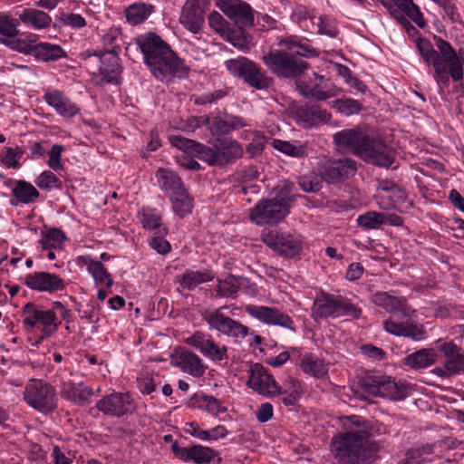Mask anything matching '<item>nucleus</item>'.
<instances>
[{
    "label": "nucleus",
    "mask_w": 464,
    "mask_h": 464,
    "mask_svg": "<svg viewBox=\"0 0 464 464\" xmlns=\"http://www.w3.org/2000/svg\"><path fill=\"white\" fill-rule=\"evenodd\" d=\"M354 429L343 432L333 439V452L339 464H370L377 451V444L372 437L382 434L384 427L362 417L349 418Z\"/></svg>",
    "instance_id": "nucleus-1"
},
{
    "label": "nucleus",
    "mask_w": 464,
    "mask_h": 464,
    "mask_svg": "<svg viewBox=\"0 0 464 464\" xmlns=\"http://www.w3.org/2000/svg\"><path fill=\"white\" fill-rule=\"evenodd\" d=\"M437 50L431 43L419 37L415 41L416 47L423 62L433 69V79L440 88L449 86L450 80L453 82L462 81L464 72V48L459 49L457 53L451 44L438 37Z\"/></svg>",
    "instance_id": "nucleus-2"
},
{
    "label": "nucleus",
    "mask_w": 464,
    "mask_h": 464,
    "mask_svg": "<svg viewBox=\"0 0 464 464\" xmlns=\"http://www.w3.org/2000/svg\"><path fill=\"white\" fill-rule=\"evenodd\" d=\"M142 53L144 64L157 80L169 82L175 77L182 78L188 70L169 44L155 33L142 34L135 38Z\"/></svg>",
    "instance_id": "nucleus-3"
},
{
    "label": "nucleus",
    "mask_w": 464,
    "mask_h": 464,
    "mask_svg": "<svg viewBox=\"0 0 464 464\" xmlns=\"http://www.w3.org/2000/svg\"><path fill=\"white\" fill-rule=\"evenodd\" d=\"M294 185L281 181L274 189V198L260 201L250 213L251 220L257 225L277 224L288 213L293 200Z\"/></svg>",
    "instance_id": "nucleus-4"
},
{
    "label": "nucleus",
    "mask_w": 464,
    "mask_h": 464,
    "mask_svg": "<svg viewBox=\"0 0 464 464\" xmlns=\"http://www.w3.org/2000/svg\"><path fill=\"white\" fill-rule=\"evenodd\" d=\"M311 313L312 317L317 322L328 317L337 318L345 315L358 319L362 314V309L341 295L322 294L314 299Z\"/></svg>",
    "instance_id": "nucleus-5"
},
{
    "label": "nucleus",
    "mask_w": 464,
    "mask_h": 464,
    "mask_svg": "<svg viewBox=\"0 0 464 464\" xmlns=\"http://www.w3.org/2000/svg\"><path fill=\"white\" fill-rule=\"evenodd\" d=\"M262 61L269 71L280 78L295 79L308 68V63L286 51L270 50L263 55Z\"/></svg>",
    "instance_id": "nucleus-6"
},
{
    "label": "nucleus",
    "mask_w": 464,
    "mask_h": 464,
    "mask_svg": "<svg viewBox=\"0 0 464 464\" xmlns=\"http://www.w3.org/2000/svg\"><path fill=\"white\" fill-rule=\"evenodd\" d=\"M24 400L29 407L43 414H48L58 407L55 388L40 379L28 381L24 391Z\"/></svg>",
    "instance_id": "nucleus-7"
},
{
    "label": "nucleus",
    "mask_w": 464,
    "mask_h": 464,
    "mask_svg": "<svg viewBox=\"0 0 464 464\" xmlns=\"http://www.w3.org/2000/svg\"><path fill=\"white\" fill-rule=\"evenodd\" d=\"M361 384L368 393L393 401H401L411 393L408 383L396 382L388 376L366 374Z\"/></svg>",
    "instance_id": "nucleus-8"
},
{
    "label": "nucleus",
    "mask_w": 464,
    "mask_h": 464,
    "mask_svg": "<svg viewBox=\"0 0 464 464\" xmlns=\"http://www.w3.org/2000/svg\"><path fill=\"white\" fill-rule=\"evenodd\" d=\"M225 65L233 76L242 79L256 90H266L272 85L273 80L267 76L266 71L246 57L227 60Z\"/></svg>",
    "instance_id": "nucleus-9"
},
{
    "label": "nucleus",
    "mask_w": 464,
    "mask_h": 464,
    "mask_svg": "<svg viewBox=\"0 0 464 464\" xmlns=\"http://www.w3.org/2000/svg\"><path fill=\"white\" fill-rule=\"evenodd\" d=\"M227 305L206 309L201 312V318L211 331L233 339H244L249 334V328L240 322L230 318L223 313Z\"/></svg>",
    "instance_id": "nucleus-10"
},
{
    "label": "nucleus",
    "mask_w": 464,
    "mask_h": 464,
    "mask_svg": "<svg viewBox=\"0 0 464 464\" xmlns=\"http://www.w3.org/2000/svg\"><path fill=\"white\" fill-rule=\"evenodd\" d=\"M22 318L25 326L39 327L44 337L53 335L60 324L54 311L41 309L34 303H27L23 306Z\"/></svg>",
    "instance_id": "nucleus-11"
},
{
    "label": "nucleus",
    "mask_w": 464,
    "mask_h": 464,
    "mask_svg": "<svg viewBox=\"0 0 464 464\" xmlns=\"http://www.w3.org/2000/svg\"><path fill=\"white\" fill-rule=\"evenodd\" d=\"M185 343L198 350L205 358L212 362H223L228 359V348L218 342L211 334L196 331L185 339Z\"/></svg>",
    "instance_id": "nucleus-12"
},
{
    "label": "nucleus",
    "mask_w": 464,
    "mask_h": 464,
    "mask_svg": "<svg viewBox=\"0 0 464 464\" xmlns=\"http://www.w3.org/2000/svg\"><path fill=\"white\" fill-rule=\"evenodd\" d=\"M321 178L329 184H336L355 175L357 163L349 158L324 159L318 165Z\"/></svg>",
    "instance_id": "nucleus-13"
},
{
    "label": "nucleus",
    "mask_w": 464,
    "mask_h": 464,
    "mask_svg": "<svg viewBox=\"0 0 464 464\" xmlns=\"http://www.w3.org/2000/svg\"><path fill=\"white\" fill-rule=\"evenodd\" d=\"M262 241L277 254L293 258L302 250V242L298 236L285 231L268 230L261 235Z\"/></svg>",
    "instance_id": "nucleus-14"
},
{
    "label": "nucleus",
    "mask_w": 464,
    "mask_h": 464,
    "mask_svg": "<svg viewBox=\"0 0 464 464\" xmlns=\"http://www.w3.org/2000/svg\"><path fill=\"white\" fill-rule=\"evenodd\" d=\"M359 157L367 163L384 168L391 167L395 160L392 149L381 140L369 135L362 143Z\"/></svg>",
    "instance_id": "nucleus-15"
},
{
    "label": "nucleus",
    "mask_w": 464,
    "mask_h": 464,
    "mask_svg": "<svg viewBox=\"0 0 464 464\" xmlns=\"http://www.w3.org/2000/svg\"><path fill=\"white\" fill-rule=\"evenodd\" d=\"M247 386L265 397L278 396L279 385L272 374L260 363L250 365L248 371Z\"/></svg>",
    "instance_id": "nucleus-16"
},
{
    "label": "nucleus",
    "mask_w": 464,
    "mask_h": 464,
    "mask_svg": "<svg viewBox=\"0 0 464 464\" xmlns=\"http://www.w3.org/2000/svg\"><path fill=\"white\" fill-rule=\"evenodd\" d=\"M443 353L442 366L434 369V372L440 377H450L464 373V353L455 343H443L439 346Z\"/></svg>",
    "instance_id": "nucleus-17"
},
{
    "label": "nucleus",
    "mask_w": 464,
    "mask_h": 464,
    "mask_svg": "<svg viewBox=\"0 0 464 464\" xmlns=\"http://www.w3.org/2000/svg\"><path fill=\"white\" fill-rule=\"evenodd\" d=\"M96 408L105 415L120 418L134 409V401L129 392H113L99 400Z\"/></svg>",
    "instance_id": "nucleus-18"
},
{
    "label": "nucleus",
    "mask_w": 464,
    "mask_h": 464,
    "mask_svg": "<svg viewBox=\"0 0 464 464\" xmlns=\"http://www.w3.org/2000/svg\"><path fill=\"white\" fill-rule=\"evenodd\" d=\"M210 0H187L179 16L180 24L193 34H198L204 24Z\"/></svg>",
    "instance_id": "nucleus-19"
},
{
    "label": "nucleus",
    "mask_w": 464,
    "mask_h": 464,
    "mask_svg": "<svg viewBox=\"0 0 464 464\" xmlns=\"http://www.w3.org/2000/svg\"><path fill=\"white\" fill-rule=\"evenodd\" d=\"M23 283L31 290L53 294L64 290V280L55 274L34 271L22 278Z\"/></svg>",
    "instance_id": "nucleus-20"
},
{
    "label": "nucleus",
    "mask_w": 464,
    "mask_h": 464,
    "mask_svg": "<svg viewBox=\"0 0 464 464\" xmlns=\"http://www.w3.org/2000/svg\"><path fill=\"white\" fill-rule=\"evenodd\" d=\"M246 312L263 324L279 325L295 332V323L292 318L275 307L247 305Z\"/></svg>",
    "instance_id": "nucleus-21"
},
{
    "label": "nucleus",
    "mask_w": 464,
    "mask_h": 464,
    "mask_svg": "<svg viewBox=\"0 0 464 464\" xmlns=\"http://www.w3.org/2000/svg\"><path fill=\"white\" fill-rule=\"evenodd\" d=\"M220 9L240 28L249 27L254 24L253 9L242 0H222Z\"/></svg>",
    "instance_id": "nucleus-22"
},
{
    "label": "nucleus",
    "mask_w": 464,
    "mask_h": 464,
    "mask_svg": "<svg viewBox=\"0 0 464 464\" xmlns=\"http://www.w3.org/2000/svg\"><path fill=\"white\" fill-rule=\"evenodd\" d=\"M371 300L374 304L383 308L388 313H399L402 318H410L415 313V310L408 305L405 297L395 296L388 292H375L372 294Z\"/></svg>",
    "instance_id": "nucleus-23"
},
{
    "label": "nucleus",
    "mask_w": 464,
    "mask_h": 464,
    "mask_svg": "<svg viewBox=\"0 0 464 464\" xmlns=\"http://www.w3.org/2000/svg\"><path fill=\"white\" fill-rule=\"evenodd\" d=\"M382 4L397 20L408 16L420 27L426 24L421 12L412 0H382Z\"/></svg>",
    "instance_id": "nucleus-24"
},
{
    "label": "nucleus",
    "mask_w": 464,
    "mask_h": 464,
    "mask_svg": "<svg viewBox=\"0 0 464 464\" xmlns=\"http://www.w3.org/2000/svg\"><path fill=\"white\" fill-rule=\"evenodd\" d=\"M75 263L79 267L86 268L97 286L105 288L112 286L113 279L111 275L99 260L94 259L91 256H79L75 258Z\"/></svg>",
    "instance_id": "nucleus-25"
},
{
    "label": "nucleus",
    "mask_w": 464,
    "mask_h": 464,
    "mask_svg": "<svg viewBox=\"0 0 464 464\" xmlns=\"http://www.w3.org/2000/svg\"><path fill=\"white\" fill-rule=\"evenodd\" d=\"M172 450L179 459L195 464H209L218 455L213 449L202 445L179 447L173 444Z\"/></svg>",
    "instance_id": "nucleus-26"
},
{
    "label": "nucleus",
    "mask_w": 464,
    "mask_h": 464,
    "mask_svg": "<svg viewBox=\"0 0 464 464\" xmlns=\"http://www.w3.org/2000/svg\"><path fill=\"white\" fill-rule=\"evenodd\" d=\"M367 135L363 134L358 127L345 129L334 135V142L342 152H352L359 157V151Z\"/></svg>",
    "instance_id": "nucleus-27"
},
{
    "label": "nucleus",
    "mask_w": 464,
    "mask_h": 464,
    "mask_svg": "<svg viewBox=\"0 0 464 464\" xmlns=\"http://www.w3.org/2000/svg\"><path fill=\"white\" fill-rule=\"evenodd\" d=\"M44 100L62 117L72 118L80 111L78 106L69 97L56 89L46 90Z\"/></svg>",
    "instance_id": "nucleus-28"
},
{
    "label": "nucleus",
    "mask_w": 464,
    "mask_h": 464,
    "mask_svg": "<svg viewBox=\"0 0 464 464\" xmlns=\"http://www.w3.org/2000/svg\"><path fill=\"white\" fill-rule=\"evenodd\" d=\"M383 328L389 334L407 337L417 342L426 337L423 325L409 321L398 323L391 317L383 322Z\"/></svg>",
    "instance_id": "nucleus-29"
},
{
    "label": "nucleus",
    "mask_w": 464,
    "mask_h": 464,
    "mask_svg": "<svg viewBox=\"0 0 464 464\" xmlns=\"http://www.w3.org/2000/svg\"><path fill=\"white\" fill-rule=\"evenodd\" d=\"M120 53H102L96 51L94 55L100 58V72L102 75V81L108 83H115L121 73L120 65Z\"/></svg>",
    "instance_id": "nucleus-30"
},
{
    "label": "nucleus",
    "mask_w": 464,
    "mask_h": 464,
    "mask_svg": "<svg viewBox=\"0 0 464 464\" xmlns=\"http://www.w3.org/2000/svg\"><path fill=\"white\" fill-rule=\"evenodd\" d=\"M207 126L212 135H225L235 130L250 126V123L242 117L227 114L224 118L208 117Z\"/></svg>",
    "instance_id": "nucleus-31"
},
{
    "label": "nucleus",
    "mask_w": 464,
    "mask_h": 464,
    "mask_svg": "<svg viewBox=\"0 0 464 464\" xmlns=\"http://www.w3.org/2000/svg\"><path fill=\"white\" fill-rule=\"evenodd\" d=\"M175 364L180 370L193 377L198 378L205 374L207 365L203 360L195 353L183 351L177 354Z\"/></svg>",
    "instance_id": "nucleus-32"
},
{
    "label": "nucleus",
    "mask_w": 464,
    "mask_h": 464,
    "mask_svg": "<svg viewBox=\"0 0 464 464\" xmlns=\"http://www.w3.org/2000/svg\"><path fill=\"white\" fill-rule=\"evenodd\" d=\"M295 114L305 127H315L330 121L331 114L319 105H301L296 108Z\"/></svg>",
    "instance_id": "nucleus-33"
},
{
    "label": "nucleus",
    "mask_w": 464,
    "mask_h": 464,
    "mask_svg": "<svg viewBox=\"0 0 464 464\" xmlns=\"http://www.w3.org/2000/svg\"><path fill=\"white\" fill-rule=\"evenodd\" d=\"M11 191L15 198V202L11 200L12 206L29 205L34 203L40 196L36 188L25 180H12Z\"/></svg>",
    "instance_id": "nucleus-34"
},
{
    "label": "nucleus",
    "mask_w": 464,
    "mask_h": 464,
    "mask_svg": "<svg viewBox=\"0 0 464 464\" xmlns=\"http://www.w3.org/2000/svg\"><path fill=\"white\" fill-rule=\"evenodd\" d=\"M155 177L159 187L169 198L180 195L185 188L181 179L169 169H159Z\"/></svg>",
    "instance_id": "nucleus-35"
},
{
    "label": "nucleus",
    "mask_w": 464,
    "mask_h": 464,
    "mask_svg": "<svg viewBox=\"0 0 464 464\" xmlns=\"http://www.w3.org/2000/svg\"><path fill=\"white\" fill-rule=\"evenodd\" d=\"M278 46L282 48L281 51L291 53L296 57L312 58L319 55V52L316 49L303 43V41L295 35L280 38Z\"/></svg>",
    "instance_id": "nucleus-36"
},
{
    "label": "nucleus",
    "mask_w": 464,
    "mask_h": 464,
    "mask_svg": "<svg viewBox=\"0 0 464 464\" xmlns=\"http://www.w3.org/2000/svg\"><path fill=\"white\" fill-rule=\"evenodd\" d=\"M304 393L303 383L300 380L287 376L279 386L278 396L285 406H295Z\"/></svg>",
    "instance_id": "nucleus-37"
},
{
    "label": "nucleus",
    "mask_w": 464,
    "mask_h": 464,
    "mask_svg": "<svg viewBox=\"0 0 464 464\" xmlns=\"http://www.w3.org/2000/svg\"><path fill=\"white\" fill-rule=\"evenodd\" d=\"M299 367L304 374L316 379L324 378L328 372V367L324 360L311 353L301 356Z\"/></svg>",
    "instance_id": "nucleus-38"
},
{
    "label": "nucleus",
    "mask_w": 464,
    "mask_h": 464,
    "mask_svg": "<svg viewBox=\"0 0 464 464\" xmlns=\"http://www.w3.org/2000/svg\"><path fill=\"white\" fill-rule=\"evenodd\" d=\"M218 166H226L243 155L241 145L235 140H221L217 146Z\"/></svg>",
    "instance_id": "nucleus-39"
},
{
    "label": "nucleus",
    "mask_w": 464,
    "mask_h": 464,
    "mask_svg": "<svg viewBox=\"0 0 464 464\" xmlns=\"http://www.w3.org/2000/svg\"><path fill=\"white\" fill-rule=\"evenodd\" d=\"M138 218L145 229L155 230L160 235H167L169 232L156 208H142L138 212Z\"/></svg>",
    "instance_id": "nucleus-40"
},
{
    "label": "nucleus",
    "mask_w": 464,
    "mask_h": 464,
    "mask_svg": "<svg viewBox=\"0 0 464 464\" xmlns=\"http://www.w3.org/2000/svg\"><path fill=\"white\" fill-rule=\"evenodd\" d=\"M340 89L333 83H307L304 86L303 93L305 97L316 101H325L339 94Z\"/></svg>",
    "instance_id": "nucleus-41"
},
{
    "label": "nucleus",
    "mask_w": 464,
    "mask_h": 464,
    "mask_svg": "<svg viewBox=\"0 0 464 464\" xmlns=\"http://www.w3.org/2000/svg\"><path fill=\"white\" fill-rule=\"evenodd\" d=\"M19 19L26 25L36 30L44 29L50 26L52 17L45 12L26 8L19 14Z\"/></svg>",
    "instance_id": "nucleus-42"
},
{
    "label": "nucleus",
    "mask_w": 464,
    "mask_h": 464,
    "mask_svg": "<svg viewBox=\"0 0 464 464\" xmlns=\"http://www.w3.org/2000/svg\"><path fill=\"white\" fill-rule=\"evenodd\" d=\"M437 352L432 348H423L409 354L405 363L414 370L427 368L437 361Z\"/></svg>",
    "instance_id": "nucleus-43"
},
{
    "label": "nucleus",
    "mask_w": 464,
    "mask_h": 464,
    "mask_svg": "<svg viewBox=\"0 0 464 464\" xmlns=\"http://www.w3.org/2000/svg\"><path fill=\"white\" fill-rule=\"evenodd\" d=\"M213 278V274L208 270H186L178 277V282L183 288L191 290L202 283L212 281Z\"/></svg>",
    "instance_id": "nucleus-44"
},
{
    "label": "nucleus",
    "mask_w": 464,
    "mask_h": 464,
    "mask_svg": "<svg viewBox=\"0 0 464 464\" xmlns=\"http://www.w3.org/2000/svg\"><path fill=\"white\" fill-rule=\"evenodd\" d=\"M34 56L44 62L56 61L65 57L66 52L57 44L38 43L35 44Z\"/></svg>",
    "instance_id": "nucleus-45"
},
{
    "label": "nucleus",
    "mask_w": 464,
    "mask_h": 464,
    "mask_svg": "<svg viewBox=\"0 0 464 464\" xmlns=\"http://www.w3.org/2000/svg\"><path fill=\"white\" fill-rule=\"evenodd\" d=\"M434 454V445L426 444L419 448L408 450L405 457L398 464H421L431 460L430 456Z\"/></svg>",
    "instance_id": "nucleus-46"
},
{
    "label": "nucleus",
    "mask_w": 464,
    "mask_h": 464,
    "mask_svg": "<svg viewBox=\"0 0 464 464\" xmlns=\"http://www.w3.org/2000/svg\"><path fill=\"white\" fill-rule=\"evenodd\" d=\"M154 12V6L149 3H136L126 10L128 22L139 24L144 22Z\"/></svg>",
    "instance_id": "nucleus-47"
},
{
    "label": "nucleus",
    "mask_w": 464,
    "mask_h": 464,
    "mask_svg": "<svg viewBox=\"0 0 464 464\" xmlns=\"http://www.w3.org/2000/svg\"><path fill=\"white\" fill-rule=\"evenodd\" d=\"M66 239L64 233L59 228H51L41 233L38 241L41 249L61 248Z\"/></svg>",
    "instance_id": "nucleus-48"
},
{
    "label": "nucleus",
    "mask_w": 464,
    "mask_h": 464,
    "mask_svg": "<svg viewBox=\"0 0 464 464\" xmlns=\"http://www.w3.org/2000/svg\"><path fill=\"white\" fill-rule=\"evenodd\" d=\"M310 32H316L319 34L334 38L339 34L336 22L334 18L326 15H316L314 19Z\"/></svg>",
    "instance_id": "nucleus-49"
},
{
    "label": "nucleus",
    "mask_w": 464,
    "mask_h": 464,
    "mask_svg": "<svg viewBox=\"0 0 464 464\" xmlns=\"http://www.w3.org/2000/svg\"><path fill=\"white\" fill-rule=\"evenodd\" d=\"M273 147L278 151L291 157L302 158L307 155L306 145L301 141L274 140Z\"/></svg>",
    "instance_id": "nucleus-50"
},
{
    "label": "nucleus",
    "mask_w": 464,
    "mask_h": 464,
    "mask_svg": "<svg viewBox=\"0 0 464 464\" xmlns=\"http://www.w3.org/2000/svg\"><path fill=\"white\" fill-rule=\"evenodd\" d=\"M101 41L104 50L102 53H120L121 31L118 27H111L101 34Z\"/></svg>",
    "instance_id": "nucleus-51"
},
{
    "label": "nucleus",
    "mask_w": 464,
    "mask_h": 464,
    "mask_svg": "<svg viewBox=\"0 0 464 464\" xmlns=\"http://www.w3.org/2000/svg\"><path fill=\"white\" fill-rule=\"evenodd\" d=\"M2 43L12 50L19 53L33 56L34 54L36 40L34 36L27 38H17L16 36H12L10 38L2 39Z\"/></svg>",
    "instance_id": "nucleus-52"
},
{
    "label": "nucleus",
    "mask_w": 464,
    "mask_h": 464,
    "mask_svg": "<svg viewBox=\"0 0 464 464\" xmlns=\"http://www.w3.org/2000/svg\"><path fill=\"white\" fill-rule=\"evenodd\" d=\"M194 398L199 409L214 416H219L227 411L226 408L222 406L220 401L211 395L199 393L196 394Z\"/></svg>",
    "instance_id": "nucleus-53"
},
{
    "label": "nucleus",
    "mask_w": 464,
    "mask_h": 464,
    "mask_svg": "<svg viewBox=\"0 0 464 464\" xmlns=\"http://www.w3.org/2000/svg\"><path fill=\"white\" fill-rule=\"evenodd\" d=\"M169 198L172 202L173 211L180 218H184L191 212L193 199L188 196L186 188L183 189L180 195H172Z\"/></svg>",
    "instance_id": "nucleus-54"
},
{
    "label": "nucleus",
    "mask_w": 464,
    "mask_h": 464,
    "mask_svg": "<svg viewBox=\"0 0 464 464\" xmlns=\"http://www.w3.org/2000/svg\"><path fill=\"white\" fill-rule=\"evenodd\" d=\"M332 108L335 109L338 112L345 116H351L353 114H358L362 111V105L357 100L352 98H344L334 101L332 102Z\"/></svg>",
    "instance_id": "nucleus-55"
},
{
    "label": "nucleus",
    "mask_w": 464,
    "mask_h": 464,
    "mask_svg": "<svg viewBox=\"0 0 464 464\" xmlns=\"http://www.w3.org/2000/svg\"><path fill=\"white\" fill-rule=\"evenodd\" d=\"M384 223V213L376 211H368L357 218V224L365 229H378Z\"/></svg>",
    "instance_id": "nucleus-56"
},
{
    "label": "nucleus",
    "mask_w": 464,
    "mask_h": 464,
    "mask_svg": "<svg viewBox=\"0 0 464 464\" xmlns=\"http://www.w3.org/2000/svg\"><path fill=\"white\" fill-rule=\"evenodd\" d=\"M24 151L21 148L15 147H5L1 151V161L2 163L10 169H19L21 164L19 160L23 157Z\"/></svg>",
    "instance_id": "nucleus-57"
},
{
    "label": "nucleus",
    "mask_w": 464,
    "mask_h": 464,
    "mask_svg": "<svg viewBox=\"0 0 464 464\" xmlns=\"http://www.w3.org/2000/svg\"><path fill=\"white\" fill-rule=\"evenodd\" d=\"M18 20L12 18L7 14L0 12V35L1 40L16 36L18 34Z\"/></svg>",
    "instance_id": "nucleus-58"
},
{
    "label": "nucleus",
    "mask_w": 464,
    "mask_h": 464,
    "mask_svg": "<svg viewBox=\"0 0 464 464\" xmlns=\"http://www.w3.org/2000/svg\"><path fill=\"white\" fill-rule=\"evenodd\" d=\"M294 20L306 31L311 30L313 26L314 19L316 18V14L314 11L307 9L305 6H298L295 9L293 14Z\"/></svg>",
    "instance_id": "nucleus-59"
},
{
    "label": "nucleus",
    "mask_w": 464,
    "mask_h": 464,
    "mask_svg": "<svg viewBox=\"0 0 464 464\" xmlns=\"http://www.w3.org/2000/svg\"><path fill=\"white\" fill-rule=\"evenodd\" d=\"M35 185L41 189L44 190H52L53 188H61L62 181L57 178V176L50 171L44 170L34 180Z\"/></svg>",
    "instance_id": "nucleus-60"
},
{
    "label": "nucleus",
    "mask_w": 464,
    "mask_h": 464,
    "mask_svg": "<svg viewBox=\"0 0 464 464\" xmlns=\"http://www.w3.org/2000/svg\"><path fill=\"white\" fill-rule=\"evenodd\" d=\"M208 24L220 36L229 39L230 30L227 22L218 12H212L208 16Z\"/></svg>",
    "instance_id": "nucleus-61"
},
{
    "label": "nucleus",
    "mask_w": 464,
    "mask_h": 464,
    "mask_svg": "<svg viewBox=\"0 0 464 464\" xmlns=\"http://www.w3.org/2000/svg\"><path fill=\"white\" fill-rule=\"evenodd\" d=\"M193 154L211 166H218L217 147L213 149L198 142Z\"/></svg>",
    "instance_id": "nucleus-62"
},
{
    "label": "nucleus",
    "mask_w": 464,
    "mask_h": 464,
    "mask_svg": "<svg viewBox=\"0 0 464 464\" xmlns=\"http://www.w3.org/2000/svg\"><path fill=\"white\" fill-rule=\"evenodd\" d=\"M238 290L239 285L234 277L218 281L217 295L218 296L230 297L236 295Z\"/></svg>",
    "instance_id": "nucleus-63"
},
{
    "label": "nucleus",
    "mask_w": 464,
    "mask_h": 464,
    "mask_svg": "<svg viewBox=\"0 0 464 464\" xmlns=\"http://www.w3.org/2000/svg\"><path fill=\"white\" fill-rule=\"evenodd\" d=\"M60 20L64 25L72 29H81L86 26V20L79 14L63 13Z\"/></svg>",
    "instance_id": "nucleus-64"
}]
</instances>
